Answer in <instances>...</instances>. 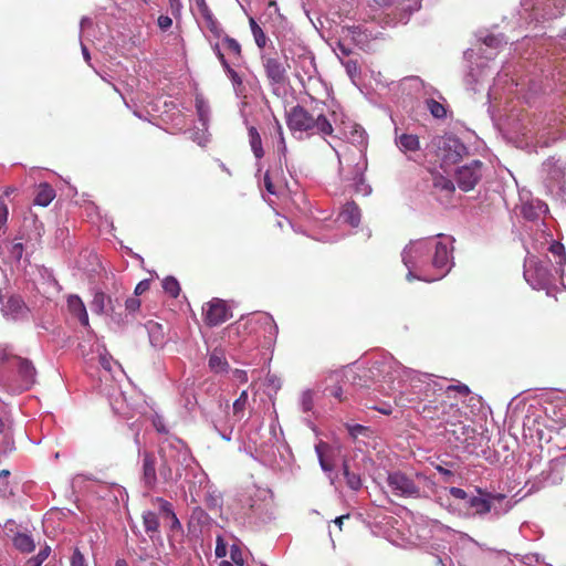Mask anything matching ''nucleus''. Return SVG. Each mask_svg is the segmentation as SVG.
Listing matches in <instances>:
<instances>
[{
  "mask_svg": "<svg viewBox=\"0 0 566 566\" xmlns=\"http://www.w3.org/2000/svg\"><path fill=\"white\" fill-rule=\"evenodd\" d=\"M209 367L213 373H223L227 371L228 361L223 354L213 352L209 357Z\"/></svg>",
  "mask_w": 566,
  "mask_h": 566,
  "instance_id": "23",
  "label": "nucleus"
},
{
  "mask_svg": "<svg viewBox=\"0 0 566 566\" xmlns=\"http://www.w3.org/2000/svg\"><path fill=\"white\" fill-rule=\"evenodd\" d=\"M249 22H250L252 34L254 36L255 44L260 49H263L266 44V35H265L264 31L262 30V28L256 23V21L253 18H250Z\"/></svg>",
  "mask_w": 566,
  "mask_h": 566,
  "instance_id": "26",
  "label": "nucleus"
},
{
  "mask_svg": "<svg viewBox=\"0 0 566 566\" xmlns=\"http://www.w3.org/2000/svg\"><path fill=\"white\" fill-rule=\"evenodd\" d=\"M451 260L449 245L436 239L412 241L402 252V261L409 270L408 280L437 281L450 271Z\"/></svg>",
  "mask_w": 566,
  "mask_h": 566,
  "instance_id": "1",
  "label": "nucleus"
},
{
  "mask_svg": "<svg viewBox=\"0 0 566 566\" xmlns=\"http://www.w3.org/2000/svg\"><path fill=\"white\" fill-rule=\"evenodd\" d=\"M249 142L251 149L256 158H262L264 156V150L262 147V139L260 133L254 126L249 127Z\"/></svg>",
  "mask_w": 566,
  "mask_h": 566,
  "instance_id": "20",
  "label": "nucleus"
},
{
  "mask_svg": "<svg viewBox=\"0 0 566 566\" xmlns=\"http://www.w3.org/2000/svg\"><path fill=\"white\" fill-rule=\"evenodd\" d=\"M375 410L379 411L382 415H391L392 408L388 403H382L381 406H375L373 407Z\"/></svg>",
  "mask_w": 566,
  "mask_h": 566,
  "instance_id": "55",
  "label": "nucleus"
},
{
  "mask_svg": "<svg viewBox=\"0 0 566 566\" xmlns=\"http://www.w3.org/2000/svg\"><path fill=\"white\" fill-rule=\"evenodd\" d=\"M481 496H472L468 500L469 507L473 509L474 515H485L491 512L494 502H502L505 499L501 493H489L478 489Z\"/></svg>",
  "mask_w": 566,
  "mask_h": 566,
  "instance_id": "8",
  "label": "nucleus"
},
{
  "mask_svg": "<svg viewBox=\"0 0 566 566\" xmlns=\"http://www.w3.org/2000/svg\"><path fill=\"white\" fill-rule=\"evenodd\" d=\"M149 289H150V280H143L136 285L134 293L136 296H138V295L144 294Z\"/></svg>",
  "mask_w": 566,
  "mask_h": 566,
  "instance_id": "46",
  "label": "nucleus"
},
{
  "mask_svg": "<svg viewBox=\"0 0 566 566\" xmlns=\"http://www.w3.org/2000/svg\"><path fill=\"white\" fill-rule=\"evenodd\" d=\"M449 493H450L453 497H455V499H460V500H465V499H468V494H467V492H465L463 489H460V488H457V486H452V488H450Z\"/></svg>",
  "mask_w": 566,
  "mask_h": 566,
  "instance_id": "50",
  "label": "nucleus"
},
{
  "mask_svg": "<svg viewBox=\"0 0 566 566\" xmlns=\"http://www.w3.org/2000/svg\"><path fill=\"white\" fill-rule=\"evenodd\" d=\"M223 45L228 51H230L235 59L242 57V48L241 44L229 35H224L222 39Z\"/></svg>",
  "mask_w": 566,
  "mask_h": 566,
  "instance_id": "29",
  "label": "nucleus"
},
{
  "mask_svg": "<svg viewBox=\"0 0 566 566\" xmlns=\"http://www.w3.org/2000/svg\"><path fill=\"white\" fill-rule=\"evenodd\" d=\"M1 311L6 317L19 319L27 316L29 308L21 296L11 295L2 305Z\"/></svg>",
  "mask_w": 566,
  "mask_h": 566,
  "instance_id": "10",
  "label": "nucleus"
},
{
  "mask_svg": "<svg viewBox=\"0 0 566 566\" xmlns=\"http://www.w3.org/2000/svg\"><path fill=\"white\" fill-rule=\"evenodd\" d=\"M343 65L348 74V76L354 80L357 77L360 73V67L358 65V62L356 60H347L343 62Z\"/></svg>",
  "mask_w": 566,
  "mask_h": 566,
  "instance_id": "34",
  "label": "nucleus"
},
{
  "mask_svg": "<svg viewBox=\"0 0 566 566\" xmlns=\"http://www.w3.org/2000/svg\"><path fill=\"white\" fill-rule=\"evenodd\" d=\"M286 125L298 139L313 135L331 136L334 132L333 125L322 112H310L301 105L293 106L286 113Z\"/></svg>",
  "mask_w": 566,
  "mask_h": 566,
  "instance_id": "2",
  "label": "nucleus"
},
{
  "mask_svg": "<svg viewBox=\"0 0 566 566\" xmlns=\"http://www.w3.org/2000/svg\"><path fill=\"white\" fill-rule=\"evenodd\" d=\"M396 143L402 151H417L420 148L419 138L413 134H401L397 137Z\"/></svg>",
  "mask_w": 566,
  "mask_h": 566,
  "instance_id": "17",
  "label": "nucleus"
},
{
  "mask_svg": "<svg viewBox=\"0 0 566 566\" xmlns=\"http://www.w3.org/2000/svg\"><path fill=\"white\" fill-rule=\"evenodd\" d=\"M55 198V190L52 186L44 182L39 185L35 198H34V205L41 206V207H48L53 199Z\"/></svg>",
  "mask_w": 566,
  "mask_h": 566,
  "instance_id": "16",
  "label": "nucleus"
},
{
  "mask_svg": "<svg viewBox=\"0 0 566 566\" xmlns=\"http://www.w3.org/2000/svg\"><path fill=\"white\" fill-rule=\"evenodd\" d=\"M213 52L216 53L218 60L220 61L222 67L227 64H229V62L227 61L224 54L222 53L221 49H220V45L219 43H216L213 46Z\"/></svg>",
  "mask_w": 566,
  "mask_h": 566,
  "instance_id": "51",
  "label": "nucleus"
},
{
  "mask_svg": "<svg viewBox=\"0 0 566 566\" xmlns=\"http://www.w3.org/2000/svg\"><path fill=\"white\" fill-rule=\"evenodd\" d=\"M388 486L391 492L401 497L419 499L421 496L420 486L415 480L402 472H391L387 478Z\"/></svg>",
  "mask_w": 566,
  "mask_h": 566,
  "instance_id": "5",
  "label": "nucleus"
},
{
  "mask_svg": "<svg viewBox=\"0 0 566 566\" xmlns=\"http://www.w3.org/2000/svg\"><path fill=\"white\" fill-rule=\"evenodd\" d=\"M153 426L159 433H167L168 430L165 426L164 419L160 416H156L153 419Z\"/></svg>",
  "mask_w": 566,
  "mask_h": 566,
  "instance_id": "48",
  "label": "nucleus"
},
{
  "mask_svg": "<svg viewBox=\"0 0 566 566\" xmlns=\"http://www.w3.org/2000/svg\"><path fill=\"white\" fill-rule=\"evenodd\" d=\"M432 399H423L418 402L416 407L418 412L424 418L436 420L441 419L447 422L451 417L457 418L460 415V409L457 402L451 400V396L447 395L441 388L436 390L433 386H426V396Z\"/></svg>",
  "mask_w": 566,
  "mask_h": 566,
  "instance_id": "3",
  "label": "nucleus"
},
{
  "mask_svg": "<svg viewBox=\"0 0 566 566\" xmlns=\"http://www.w3.org/2000/svg\"><path fill=\"white\" fill-rule=\"evenodd\" d=\"M140 300L135 296L128 297L125 301V308L128 313H135L140 308Z\"/></svg>",
  "mask_w": 566,
  "mask_h": 566,
  "instance_id": "42",
  "label": "nucleus"
},
{
  "mask_svg": "<svg viewBox=\"0 0 566 566\" xmlns=\"http://www.w3.org/2000/svg\"><path fill=\"white\" fill-rule=\"evenodd\" d=\"M248 405V391H241L240 396L233 402V416L238 419H242L244 410Z\"/></svg>",
  "mask_w": 566,
  "mask_h": 566,
  "instance_id": "27",
  "label": "nucleus"
},
{
  "mask_svg": "<svg viewBox=\"0 0 566 566\" xmlns=\"http://www.w3.org/2000/svg\"><path fill=\"white\" fill-rule=\"evenodd\" d=\"M325 391L327 392L328 396H332L336 399H338L339 401H343V389L342 387L339 386H331V387H326L325 388Z\"/></svg>",
  "mask_w": 566,
  "mask_h": 566,
  "instance_id": "45",
  "label": "nucleus"
},
{
  "mask_svg": "<svg viewBox=\"0 0 566 566\" xmlns=\"http://www.w3.org/2000/svg\"><path fill=\"white\" fill-rule=\"evenodd\" d=\"M71 566H86L83 554L75 548L71 557Z\"/></svg>",
  "mask_w": 566,
  "mask_h": 566,
  "instance_id": "43",
  "label": "nucleus"
},
{
  "mask_svg": "<svg viewBox=\"0 0 566 566\" xmlns=\"http://www.w3.org/2000/svg\"><path fill=\"white\" fill-rule=\"evenodd\" d=\"M14 359L17 360L18 371L22 381L27 387L32 386L35 382L36 376V369L33 366L32 361L19 356H14Z\"/></svg>",
  "mask_w": 566,
  "mask_h": 566,
  "instance_id": "14",
  "label": "nucleus"
},
{
  "mask_svg": "<svg viewBox=\"0 0 566 566\" xmlns=\"http://www.w3.org/2000/svg\"><path fill=\"white\" fill-rule=\"evenodd\" d=\"M50 552H51L50 546H44L43 548L40 549L38 555L34 557L43 564V562L49 557Z\"/></svg>",
  "mask_w": 566,
  "mask_h": 566,
  "instance_id": "53",
  "label": "nucleus"
},
{
  "mask_svg": "<svg viewBox=\"0 0 566 566\" xmlns=\"http://www.w3.org/2000/svg\"><path fill=\"white\" fill-rule=\"evenodd\" d=\"M230 557H231L232 562L235 565L243 566V564H244L243 554H242V551L240 549V547L238 545H232L231 546V548H230Z\"/></svg>",
  "mask_w": 566,
  "mask_h": 566,
  "instance_id": "37",
  "label": "nucleus"
},
{
  "mask_svg": "<svg viewBox=\"0 0 566 566\" xmlns=\"http://www.w3.org/2000/svg\"><path fill=\"white\" fill-rule=\"evenodd\" d=\"M143 525L148 534L157 533L159 530V518L155 512L146 511L143 513Z\"/></svg>",
  "mask_w": 566,
  "mask_h": 566,
  "instance_id": "24",
  "label": "nucleus"
},
{
  "mask_svg": "<svg viewBox=\"0 0 566 566\" xmlns=\"http://www.w3.org/2000/svg\"><path fill=\"white\" fill-rule=\"evenodd\" d=\"M13 545L21 553H31L35 548L32 536L25 533H17L13 537Z\"/></svg>",
  "mask_w": 566,
  "mask_h": 566,
  "instance_id": "19",
  "label": "nucleus"
},
{
  "mask_svg": "<svg viewBox=\"0 0 566 566\" xmlns=\"http://www.w3.org/2000/svg\"><path fill=\"white\" fill-rule=\"evenodd\" d=\"M482 161L472 160L457 170L455 179L461 190L470 191L476 186L482 177Z\"/></svg>",
  "mask_w": 566,
  "mask_h": 566,
  "instance_id": "7",
  "label": "nucleus"
},
{
  "mask_svg": "<svg viewBox=\"0 0 566 566\" xmlns=\"http://www.w3.org/2000/svg\"><path fill=\"white\" fill-rule=\"evenodd\" d=\"M223 70L224 72L227 73V75L230 77V80L232 81V83L234 85H242V77L238 74L237 71H234L230 64H227L223 66Z\"/></svg>",
  "mask_w": 566,
  "mask_h": 566,
  "instance_id": "40",
  "label": "nucleus"
},
{
  "mask_svg": "<svg viewBox=\"0 0 566 566\" xmlns=\"http://www.w3.org/2000/svg\"><path fill=\"white\" fill-rule=\"evenodd\" d=\"M232 316L230 307L221 298H212L203 306V319L208 326H218Z\"/></svg>",
  "mask_w": 566,
  "mask_h": 566,
  "instance_id": "6",
  "label": "nucleus"
},
{
  "mask_svg": "<svg viewBox=\"0 0 566 566\" xmlns=\"http://www.w3.org/2000/svg\"><path fill=\"white\" fill-rule=\"evenodd\" d=\"M42 563L40 560H38L35 557H31L28 562H27V566H41Z\"/></svg>",
  "mask_w": 566,
  "mask_h": 566,
  "instance_id": "64",
  "label": "nucleus"
},
{
  "mask_svg": "<svg viewBox=\"0 0 566 566\" xmlns=\"http://www.w3.org/2000/svg\"><path fill=\"white\" fill-rule=\"evenodd\" d=\"M206 28L217 38H220L222 34V28L220 27V23L214 18L213 13L207 14L202 18Z\"/></svg>",
  "mask_w": 566,
  "mask_h": 566,
  "instance_id": "31",
  "label": "nucleus"
},
{
  "mask_svg": "<svg viewBox=\"0 0 566 566\" xmlns=\"http://www.w3.org/2000/svg\"><path fill=\"white\" fill-rule=\"evenodd\" d=\"M227 555V543L221 535L216 539V556L222 558Z\"/></svg>",
  "mask_w": 566,
  "mask_h": 566,
  "instance_id": "41",
  "label": "nucleus"
},
{
  "mask_svg": "<svg viewBox=\"0 0 566 566\" xmlns=\"http://www.w3.org/2000/svg\"><path fill=\"white\" fill-rule=\"evenodd\" d=\"M157 459L153 452L143 453V482L148 489H153L157 483Z\"/></svg>",
  "mask_w": 566,
  "mask_h": 566,
  "instance_id": "12",
  "label": "nucleus"
},
{
  "mask_svg": "<svg viewBox=\"0 0 566 566\" xmlns=\"http://www.w3.org/2000/svg\"><path fill=\"white\" fill-rule=\"evenodd\" d=\"M9 210L7 205L0 200V232L4 228L7 221H8Z\"/></svg>",
  "mask_w": 566,
  "mask_h": 566,
  "instance_id": "44",
  "label": "nucleus"
},
{
  "mask_svg": "<svg viewBox=\"0 0 566 566\" xmlns=\"http://www.w3.org/2000/svg\"><path fill=\"white\" fill-rule=\"evenodd\" d=\"M350 517L349 514H345V515H342V516H338L336 517L333 523L338 527V531L342 532L343 531V524H344V521L345 520H348Z\"/></svg>",
  "mask_w": 566,
  "mask_h": 566,
  "instance_id": "56",
  "label": "nucleus"
},
{
  "mask_svg": "<svg viewBox=\"0 0 566 566\" xmlns=\"http://www.w3.org/2000/svg\"><path fill=\"white\" fill-rule=\"evenodd\" d=\"M375 370L381 371L380 368L378 366H376V364H375L371 368H364V369H361L363 375H358V377L359 378H361V377H375L376 376Z\"/></svg>",
  "mask_w": 566,
  "mask_h": 566,
  "instance_id": "54",
  "label": "nucleus"
},
{
  "mask_svg": "<svg viewBox=\"0 0 566 566\" xmlns=\"http://www.w3.org/2000/svg\"><path fill=\"white\" fill-rule=\"evenodd\" d=\"M153 503L156 504L163 515L171 514L172 515V505L170 502L163 497L153 499Z\"/></svg>",
  "mask_w": 566,
  "mask_h": 566,
  "instance_id": "36",
  "label": "nucleus"
},
{
  "mask_svg": "<svg viewBox=\"0 0 566 566\" xmlns=\"http://www.w3.org/2000/svg\"><path fill=\"white\" fill-rule=\"evenodd\" d=\"M163 289L171 297H177L180 293V285L174 276H167L163 280Z\"/></svg>",
  "mask_w": 566,
  "mask_h": 566,
  "instance_id": "28",
  "label": "nucleus"
},
{
  "mask_svg": "<svg viewBox=\"0 0 566 566\" xmlns=\"http://www.w3.org/2000/svg\"><path fill=\"white\" fill-rule=\"evenodd\" d=\"M107 304H114V301L104 292H96L91 303V307L95 313H104Z\"/></svg>",
  "mask_w": 566,
  "mask_h": 566,
  "instance_id": "22",
  "label": "nucleus"
},
{
  "mask_svg": "<svg viewBox=\"0 0 566 566\" xmlns=\"http://www.w3.org/2000/svg\"><path fill=\"white\" fill-rule=\"evenodd\" d=\"M111 316H112V317H113V319H114L115 322H117L118 324H120V323H124V322H125V319L122 317V314H116V313L114 312V308H112V314H111Z\"/></svg>",
  "mask_w": 566,
  "mask_h": 566,
  "instance_id": "63",
  "label": "nucleus"
},
{
  "mask_svg": "<svg viewBox=\"0 0 566 566\" xmlns=\"http://www.w3.org/2000/svg\"><path fill=\"white\" fill-rule=\"evenodd\" d=\"M67 308L70 313L75 316L83 326L86 327L90 325L86 307L80 296L70 295L67 297Z\"/></svg>",
  "mask_w": 566,
  "mask_h": 566,
  "instance_id": "13",
  "label": "nucleus"
},
{
  "mask_svg": "<svg viewBox=\"0 0 566 566\" xmlns=\"http://www.w3.org/2000/svg\"><path fill=\"white\" fill-rule=\"evenodd\" d=\"M11 357L14 359V355L9 353L7 348H1L0 347V363L1 361H6V360H8Z\"/></svg>",
  "mask_w": 566,
  "mask_h": 566,
  "instance_id": "58",
  "label": "nucleus"
},
{
  "mask_svg": "<svg viewBox=\"0 0 566 566\" xmlns=\"http://www.w3.org/2000/svg\"><path fill=\"white\" fill-rule=\"evenodd\" d=\"M262 64L271 84H283L285 82L287 70L277 57L262 56Z\"/></svg>",
  "mask_w": 566,
  "mask_h": 566,
  "instance_id": "9",
  "label": "nucleus"
},
{
  "mask_svg": "<svg viewBox=\"0 0 566 566\" xmlns=\"http://www.w3.org/2000/svg\"><path fill=\"white\" fill-rule=\"evenodd\" d=\"M549 252L553 254L555 263L563 265L566 263L565 248L559 242H553L549 247Z\"/></svg>",
  "mask_w": 566,
  "mask_h": 566,
  "instance_id": "30",
  "label": "nucleus"
},
{
  "mask_svg": "<svg viewBox=\"0 0 566 566\" xmlns=\"http://www.w3.org/2000/svg\"><path fill=\"white\" fill-rule=\"evenodd\" d=\"M175 449L176 447L170 441H165L163 446L159 448V455L161 460V464L159 467V474L166 482L170 481L172 478L171 464L175 461L171 452Z\"/></svg>",
  "mask_w": 566,
  "mask_h": 566,
  "instance_id": "11",
  "label": "nucleus"
},
{
  "mask_svg": "<svg viewBox=\"0 0 566 566\" xmlns=\"http://www.w3.org/2000/svg\"><path fill=\"white\" fill-rule=\"evenodd\" d=\"M434 156L443 170L459 163L467 154L465 145L455 136H436L431 140Z\"/></svg>",
  "mask_w": 566,
  "mask_h": 566,
  "instance_id": "4",
  "label": "nucleus"
},
{
  "mask_svg": "<svg viewBox=\"0 0 566 566\" xmlns=\"http://www.w3.org/2000/svg\"><path fill=\"white\" fill-rule=\"evenodd\" d=\"M196 3L198 7V10H199V13L202 18L206 17L207 14L212 13V11L208 7L206 0H196Z\"/></svg>",
  "mask_w": 566,
  "mask_h": 566,
  "instance_id": "49",
  "label": "nucleus"
},
{
  "mask_svg": "<svg viewBox=\"0 0 566 566\" xmlns=\"http://www.w3.org/2000/svg\"><path fill=\"white\" fill-rule=\"evenodd\" d=\"M342 217L352 227H357L360 222V209L355 202H347L342 211Z\"/></svg>",
  "mask_w": 566,
  "mask_h": 566,
  "instance_id": "18",
  "label": "nucleus"
},
{
  "mask_svg": "<svg viewBox=\"0 0 566 566\" xmlns=\"http://www.w3.org/2000/svg\"><path fill=\"white\" fill-rule=\"evenodd\" d=\"M157 23L163 31H166L172 25V20L168 15H159Z\"/></svg>",
  "mask_w": 566,
  "mask_h": 566,
  "instance_id": "47",
  "label": "nucleus"
},
{
  "mask_svg": "<svg viewBox=\"0 0 566 566\" xmlns=\"http://www.w3.org/2000/svg\"><path fill=\"white\" fill-rule=\"evenodd\" d=\"M272 175H273V171L271 169L266 170V172L264 175V187L269 193L276 195L277 189H276L275 184L273 182Z\"/></svg>",
  "mask_w": 566,
  "mask_h": 566,
  "instance_id": "39",
  "label": "nucleus"
},
{
  "mask_svg": "<svg viewBox=\"0 0 566 566\" xmlns=\"http://www.w3.org/2000/svg\"><path fill=\"white\" fill-rule=\"evenodd\" d=\"M276 125H277V133H279V136H280L279 150L282 154H285V151H286V144H285V139H284V136H283L282 126H281V124L277 120H276Z\"/></svg>",
  "mask_w": 566,
  "mask_h": 566,
  "instance_id": "52",
  "label": "nucleus"
},
{
  "mask_svg": "<svg viewBox=\"0 0 566 566\" xmlns=\"http://www.w3.org/2000/svg\"><path fill=\"white\" fill-rule=\"evenodd\" d=\"M314 400L313 392L311 390L304 391L301 397V407L304 412H308L313 409Z\"/></svg>",
  "mask_w": 566,
  "mask_h": 566,
  "instance_id": "35",
  "label": "nucleus"
},
{
  "mask_svg": "<svg viewBox=\"0 0 566 566\" xmlns=\"http://www.w3.org/2000/svg\"><path fill=\"white\" fill-rule=\"evenodd\" d=\"M136 557L140 562H150L151 566H157L155 562V555L153 549H148L146 546H138L134 551Z\"/></svg>",
  "mask_w": 566,
  "mask_h": 566,
  "instance_id": "32",
  "label": "nucleus"
},
{
  "mask_svg": "<svg viewBox=\"0 0 566 566\" xmlns=\"http://www.w3.org/2000/svg\"><path fill=\"white\" fill-rule=\"evenodd\" d=\"M329 450V446L326 442L321 441L315 446V451L318 457L321 468L325 472H331L334 469V464L326 458V452Z\"/></svg>",
  "mask_w": 566,
  "mask_h": 566,
  "instance_id": "21",
  "label": "nucleus"
},
{
  "mask_svg": "<svg viewBox=\"0 0 566 566\" xmlns=\"http://www.w3.org/2000/svg\"><path fill=\"white\" fill-rule=\"evenodd\" d=\"M353 163V169L348 172H345V168H342V171L344 172V178L347 180H352L355 184H359L363 181L364 171L366 170L367 163L363 158V155H358L357 160L354 156L352 158Z\"/></svg>",
  "mask_w": 566,
  "mask_h": 566,
  "instance_id": "15",
  "label": "nucleus"
},
{
  "mask_svg": "<svg viewBox=\"0 0 566 566\" xmlns=\"http://www.w3.org/2000/svg\"><path fill=\"white\" fill-rule=\"evenodd\" d=\"M99 363L104 369H106V370L112 369L111 361L105 356L99 357Z\"/></svg>",
  "mask_w": 566,
  "mask_h": 566,
  "instance_id": "61",
  "label": "nucleus"
},
{
  "mask_svg": "<svg viewBox=\"0 0 566 566\" xmlns=\"http://www.w3.org/2000/svg\"><path fill=\"white\" fill-rule=\"evenodd\" d=\"M427 107L430 111L431 115L436 118H444L447 115L446 107L433 98L427 101Z\"/></svg>",
  "mask_w": 566,
  "mask_h": 566,
  "instance_id": "33",
  "label": "nucleus"
},
{
  "mask_svg": "<svg viewBox=\"0 0 566 566\" xmlns=\"http://www.w3.org/2000/svg\"><path fill=\"white\" fill-rule=\"evenodd\" d=\"M170 530L176 531V532H179L182 530L181 523L177 516H172V518L170 521Z\"/></svg>",
  "mask_w": 566,
  "mask_h": 566,
  "instance_id": "57",
  "label": "nucleus"
},
{
  "mask_svg": "<svg viewBox=\"0 0 566 566\" xmlns=\"http://www.w3.org/2000/svg\"><path fill=\"white\" fill-rule=\"evenodd\" d=\"M374 1L380 8L390 7V6H394L397 2V0H374Z\"/></svg>",
  "mask_w": 566,
  "mask_h": 566,
  "instance_id": "59",
  "label": "nucleus"
},
{
  "mask_svg": "<svg viewBox=\"0 0 566 566\" xmlns=\"http://www.w3.org/2000/svg\"><path fill=\"white\" fill-rule=\"evenodd\" d=\"M169 3H170V8H171V11L174 14L179 12V10L181 8L180 0H169Z\"/></svg>",
  "mask_w": 566,
  "mask_h": 566,
  "instance_id": "60",
  "label": "nucleus"
},
{
  "mask_svg": "<svg viewBox=\"0 0 566 566\" xmlns=\"http://www.w3.org/2000/svg\"><path fill=\"white\" fill-rule=\"evenodd\" d=\"M343 474L346 479V484L353 491H358L361 488V479L358 474L349 471L347 461L343 463Z\"/></svg>",
  "mask_w": 566,
  "mask_h": 566,
  "instance_id": "25",
  "label": "nucleus"
},
{
  "mask_svg": "<svg viewBox=\"0 0 566 566\" xmlns=\"http://www.w3.org/2000/svg\"><path fill=\"white\" fill-rule=\"evenodd\" d=\"M437 470H438L439 473H441L442 475H444L447 478H450V476L453 475L452 471H450V470H448V469H446V468H443L441 465L437 467Z\"/></svg>",
  "mask_w": 566,
  "mask_h": 566,
  "instance_id": "62",
  "label": "nucleus"
},
{
  "mask_svg": "<svg viewBox=\"0 0 566 566\" xmlns=\"http://www.w3.org/2000/svg\"><path fill=\"white\" fill-rule=\"evenodd\" d=\"M443 391L449 396H451L452 391H455L461 396H468L471 392L470 388L464 384L451 385L447 387Z\"/></svg>",
  "mask_w": 566,
  "mask_h": 566,
  "instance_id": "38",
  "label": "nucleus"
}]
</instances>
